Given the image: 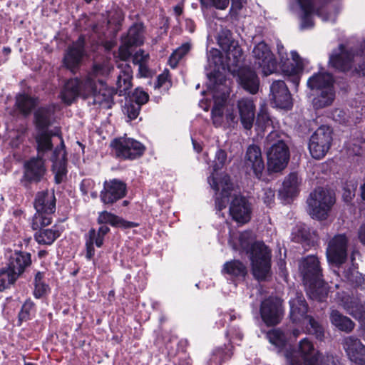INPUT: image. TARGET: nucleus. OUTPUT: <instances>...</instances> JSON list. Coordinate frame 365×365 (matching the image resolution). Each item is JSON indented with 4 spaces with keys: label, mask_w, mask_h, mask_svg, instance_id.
<instances>
[{
    "label": "nucleus",
    "mask_w": 365,
    "mask_h": 365,
    "mask_svg": "<svg viewBox=\"0 0 365 365\" xmlns=\"http://www.w3.org/2000/svg\"><path fill=\"white\" fill-rule=\"evenodd\" d=\"M16 106L20 111L24 114H29L37 104V98L26 94H20L16 97Z\"/></svg>",
    "instance_id": "obj_44"
},
{
    "label": "nucleus",
    "mask_w": 365,
    "mask_h": 365,
    "mask_svg": "<svg viewBox=\"0 0 365 365\" xmlns=\"http://www.w3.org/2000/svg\"><path fill=\"white\" fill-rule=\"evenodd\" d=\"M46 169L42 157L32 158L24 163V178L29 182H40Z\"/></svg>",
    "instance_id": "obj_24"
},
{
    "label": "nucleus",
    "mask_w": 365,
    "mask_h": 365,
    "mask_svg": "<svg viewBox=\"0 0 365 365\" xmlns=\"http://www.w3.org/2000/svg\"><path fill=\"white\" fill-rule=\"evenodd\" d=\"M131 46H132L125 44V43L123 41V45L120 46L118 51V55L121 60L125 61L131 56V52L130 50Z\"/></svg>",
    "instance_id": "obj_60"
},
{
    "label": "nucleus",
    "mask_w": 365,
    "mask_h": 365,
    "mask_svg": "<svg viewBox=\"0 0 365 365\" xmlns=\"http://www.w3.org/2000/svg\"><path fill=\"white\" fill-rule=\"evenodd\" d=\"M302 273L304 284L322 278V269L319 259L313 255L304 259L302 263Z\"/></svg>",
    "instance_id": "obj_27"
},
{
    "label": "nucleus",
    "mask_w": 365,
    "mask_h": 365,
    "mask_svg": "<svg viewBox=\"0 0 365 365\" xmlns=\"http://www.w3.org/2000/svg\"><path fill=\"white\" fill-rule=\"evenodd\" d=\"M252 55L255 65L262 69L264 76H268L277 70V61L274 54L264 41L259 42L254 47Z\"/></svg>",
    "instance_id": "obj_13"
},
{
    "label": "nucleus",
    "mask_w": 365,
    "mask_h": 365,
    "mask_svg": "<svg viewBox=\"0 0 365 365\" xmlns=\"http://www.w3.org/2000/svg\"><path fill=\"white\" fill-rule=\"evenodd\" d=\"M31 263V259L29 253L15 252L11 255L7 267L13 272H16V275L19 277Z\"/></svg>",
    "instance_id": "obj_30"
},
{
    "label": "nucleus",
    "mask_w": 365,
    "mask_h": 365,
    "mask_svg": "<svg viewBox=\"0 0 365 365\" xmlns=\"http://www.w3.org/2000/svg\"><path fill=\"white\" fill-rule=\"evenodd\" d=\"M140 107L141 106L134 102H132L126 105L125 110L128 117L130 118V120H134L138 117L140 110Z\"/></svg>",
    "instance_id": "obj_57"
},
{
    "label": "nucleus",
    "mask_w": 365,
    "mask_h": 365,
    "mask_svg": "<svg viewBox=\"0 0 365 365\" xmlns=\"http://www.w3.org/2000/svg\"><path fill=\"white\" fill-rule=\"evenodd\" d=\"M120 72L118 76L116 82V91L115 94L118 93L119 96H123L131 88L133 71L130 65L128 63H121L118 66Z\"/></svg>",
    "instance_id": "obj_29"
},
{
    "label": "nucleus",
    "mask_w": 365,
    "mask_h": 365,
    "mask_svg": "<svg viewBox=\"0 0 365 365\" xmlns=\"http://www.w3.org/2000/svg\"><path fill=\"white\" fill-rule=\"evenodd\" d=\"M328 356L333 355H322L315 349L313 343L308 338L302 339L297 349H287L284 353L289 365H331L327 361Z\"/></svg>",
    "instance_id": "obj_4"
},
{
    "label": "nucleus",
    "mask_w": 365,
    "mask_h": 365,
    "mask_svg": "<svg viewBox=\"0 0 365 365\" xmlns=\"http://www.w3.org/2000/svg\"><path fill=\"white\" fill-rule=\"evenodd\" d=\"M168 81V71H165L158 76L156 87L163 86Z\"/></svg>",
    "instance_id": "obj_63"
},
{
    "label": "nucleus",
    "mask_w": 365,
    "mask_h": 365,
    "mask_svg": "<svg viewBox=\"0 0 365 365\" xmlns=\"http://www.w3.org/2000/svg\"><path fill=\"white\" fill-rule=\"evenodd\" d=\"M97 222L101 225H105V224H110L113 227H123L125 228L134 227L138 225L135 222L125 221L118 216L108 211H103L99 212Z\"/></svg>",
    "instance_id": "obj_34"
},
{
    "label": "nucleus",
    "mask_w": 365,
    "mask_h": 365,
    "mask_svg": "<svg viewBox=\"0 0 365 365\" xmlns=\"http://www.w3.org/2000/svg\"><path fill=\"white\" fill-rule=\"evenodd\" d=\"M110 71V67L108 64L96 63L86 77L69 79L61 92V100L70 105L78 97L84 99L93 98V104L103 108H111L114 104L115 90L108 87L101 78L108 76Z\"/></svg>",
    "instance_id": "obj_1"
},
{
    "label": "nucleus",
    "mask_w": 365,
    "mask_h": 365,
    "mask_svg": "<svg viewBox=\"0 0 365 365\" xmlns=\"http://www.w3.org/2000/svg\"><path fill=\"white\" fill-rule=\"evenodd\" d=\"M358 235L360 242L365 245V223L361 225Z\"/></svg>",
    "instance_id": "obj_64"
},
{
    "label": "nucleus",
    "mask_w": 365,
    "mask_h": 365,
    "mask_svg": "<svg viewBox=\"0 0 365 365\" xmlns=\"http://www.w3.org/2000/svg\"><path fill=\"white\" fill-rule=\"evenodd\" d=\"M307 86L317 91L323 90L327 87L334 86L333 76L327 72H319L312 76L307 81Z\"/></svg>",
    "instance_id": "obj_32"
},
{
    "label": "nucleus",
    "mask_w": 365,
    "mask_h": 365,
    "mask_svg": "<svg viewBox=\"0 0 365 365\" xmlns=\"http://www.w3.org/2000/svg\"><path fill=\"white\" fill-rule=\"evenodd\" d=\"M244 166L247 173L252 171L258 179L262 177L264 169V163L259 146L256 145L248 146L244 158Z\"/></svg>",
    "instance_id": "obj_16"
},
{
    "label": "nucleus",
    "mask_w": 365,
    "mask_h": 365,
    "mask_svg": "<svg viewBox=\"0 0 365 365\" xmlns=\"http://www.w3.org/2000/svg\"><path fill=\"white\" fill-rule=\"evenodd\" d=\"M85 38L80 36L78 40L70 46L63 58L64 65L73 71V70L79 65L84 55Z\"/></svg>",
    "instance_id": "obj_23"
},
{
    "label": "nucleus",
    "mask_w": 365,
    "mask_h": 365,
    "mask_svg": "<svg viewBox=\"0 0 365 365\" xmlns=\"http://www.w3.org/2000/svg\"><path fill=\"white\" fill-rule=\"evenodd\" d=\"M48 289V286L44 282L35 283L34 291V297L37 299L41 298L44 294H46Z\"/></svg>",
    "instance_id": "obj_59"
},
{
    "label": "nucleus",
    "mask_w": 365,
    "mask_h": 365,
    "mask_svg": "<svg viewBox=\"0 0 365 365\" xmlns=\"http://www.w3.org/2000/svg\"><path fill=\"white\" fill-rule=\"evenodd\" d=\"M190 49V45L188 43L182 44L170 56L169 58V64L172 68L176 67L178 61L185 56Z\"/></svg>",
    "instance_id": "obj_48"
},
{
    "label": "nucleus",
    "mask_w": 365,
    "mask_h": 365,
    "mask_svg": "<svg viewBox=\"0 0 365 365\" xmlns=\"http://www.w3.org/2000/svg\"><path fill=\"white\" fill-rule=\"evenodd\" d=\"M270 99L276 107L289 109L292 102L290 93L283 81H275L270 86Z\"/></svg>",
    "instance_id": "obj_19"
},
{
    "label": "nucleus",
    "mask_w": 365,
    "mask_h": 365,
    "mask_svg": "<svg viewBox=\"0 0 365 365\" xmlns=\"http://www.w3.org/2000/svg\"><path fill=\"white\" fill-rule=\"evenodd\" d=\"M42 227L38 228V231L34 235L36 241L41 245H51L60 237L63 231L56 225L48 229H43Z\"/></svg>",
    "instance_id": "obj_33"
},
{
    "label": "nucleus",
    "mask_w": 365,
    "mask_h": 365,
    "mask_svg": "<svg viewBox=\"0 0 365 365\" xmlns=\"http://www.w3.org/2000/svg\"><path fill=\"white\" fill-rule=\"evenodd\" d=\"M35 304L31 299H27L23 304L19 314V320L26 321L30 316L34 312Z\"/></svg>",
    "instance_id": "obj_51"
},
{
    "label": "nucleus",
    "mask_w": 365,
    "mask_h": 365,
    "mask_svg": "<svg viewBox=\"0 0 365 365\" xmlns=\"http://www.w3.org/2000/svg\"><path fill=\"white\" fill-rule=\"evenodd\" d=\"M237 108L243 128L250 130L255 117V106L252 98H242L237 101Z\"/></svg>",
    "instance_id": "obj_25"
},
{
    "label": "nucleus",
    "mask_w": 365,
    "mask_h": 365,
    "mask_svg": "<svg viewBox=\"0 0 365 365\" xmlns=\"http://www.w3.org/2000/svg\"><path fill=\"white\" fill-rule=\"evenodd\" d=\"M364 53H365V40L361 43L360 53L356 54L352 51L346 49L344 45H340L339 51L334 52L330 56L329 62L334 68L347 71L352 68L355 58H358Z\"/></svg>",
    "instance_id": "obj_12"
},
{
    "label": "nucleus",
    "mask_w": 365,
    "mask_h": 365,
    "mask_svg": "<svg viewBox=\"0 0 365 365\" xmlns=\"http://www.w3.org/2000/svg\"><path fill=\"white\" fill-rule=\"evenodd\" d=\"M333 141V131L328 125H321L310 136L308 148L312 157L322 159L329 150Z\"/></svg>",
    "instance_id": "obj_9"
},
{
    "label": "nucleus",
    "mask_w": 365,
    "mask_h": 365,
    "mask_svg": "<svg viewBox=\"0 0 365 365\" xmlns=\"http://www.w3.org/2000/svg\"><path fill=\"white\" fill-rule=\"evenodd\" d=\"M347 153L349 155H360L365 150V140L363 138H354L346 144Z\"/></svg>",
    "instance_id": "obj_46"
},
{
    "label": "nucleus",
    "mask_w": 365,
    "mask_h": 365,
    "mask_svg": "<svg viewBox=\"0 0 365 365\" xmlns=\"http://www.w3.org/2000/svg\"><path fill=\"white\" fill-rule=\"evenodd\" d=\"M232 353L227 347H219L213 350L209 361V365H220L231 358Z\"/></svg>",
    "instance_id": "obj_45"
},
{
    "label": "nucleus",
    "mask_w": 365,
    "mask_h": 365,
    "mask_svg": "<svg viewBox=\"0 0 365 365\" xmlns=\"http://www.w3.org/2000/svg\"><path fill=\"white\" fill-rule=\"evenodd\" d=\"M19 277L16 272H13L9 268L0 269V291H3L13 284Z\"/></svg>",
    "instance_id": "obj_47"
},
{
    "label": "nucleus",
    "mask_w": 365,
    "mask_h": 365,
    "mask_svg": "<svg viewBox=\"0 0 365 365\" xmlns=\"http://www.w3.org/2000/svg\"><path fill=\"white\" fill-rule=\"evenodd\" d=\"M279 138L277 131H270L267 137V141L271 144L267 152L268 170L277 173L283 170L289 160V150L287 144Z\"/></svg>",
    "instance_id": "obj_8"
},
{
    "label": "nucleus",
    "mask_w": 365,
    "mask_h": 365,
    "mask_svg": "<svg viewBox=\"0 0 365 365\" xmlns=\"http://www.w3.org/2000/svg\"><path fill=\"white\" fill-rule=\"evenodd\" d=\"M307 293L310 299L319 302L324 301L328 296V286L322 278L305 284Z\"/></svg>",
    "instance_id": "obj_31"
},
{
    "label": "nucleus",
    "mask_w": 365,
    "mask_h": 365,
    "mask_svg": "<svg viewBox=\"0 0 365 365\" xmlns=\"http://www.w3.org/2000/svg\"><path fill=\"white\" fill-rule=\"evenodd\" d=\"M228 94L225 91L220 95V98L216 93H213L215 98V105L212 109V120L215 127L230 128L234 127L238 121L237 115L234 113L232 108H226L224 111V103H225Z\"/></svg>",
    "instance_id": "obj_10"
},
{
    "label": "nucleus",
    "mask_w": 365,
    "mask_h": 365,
    "mask_svg": "<svg viewBox=\"0 0 365 365\" xmlns=\"http://www.w3.org/2000/svg\"><path fill=\"white\" fill-rule=\"evenodd\" d=\"M227 162V153L225 150L219 149L215 154V158L213 164V171L216 173L222 168Z\"/></svg>",
    "instance_id": "obj_53"
},
{
    "label": "nucleus",
    "mask_w": 365,
    "mask_h": 365,
    "mask_svg": "<svg viewBox=\"0 0 365 365\" xmlns=\"http://www.w3.org/2000/svg\"><path fill=\"white\" fill-rule=\"evenodd\" d=\"M348 239L345 235H335L329 242L327 248V257L330 263L339 266L344 263L347 257Z\"/></svg>",
    "instance_id": "obj_14"
},
{
    "label": "nucleus",
    "mask_w": 365,
    "mask_h": 365,
    "mask_svg": "<svg viewBox=\"0 0 365 365\" xmlns=\"http://www.w3.org/2000/svg\"><path fill=\"white\" fill-rule=\"evenodd\" d=\"M53 134L49 131L38 132L36 136L37 143L38 156L42 157L45 152L52 149L51 136Z\"/></svg>",
    "instance_id": "obj_43"
},
{
    "label": "nucleus",
    "mask_w": 365,
    "mask_h": 365,
    "mask_svg": "<svg viewBox=\"0 0 365 365\" xmlns=\"http://www.w3.org/2000/svg\"><path fill=\"white\" fill-rule=\"evenodd\" d=\"M110 146L115 156L121 159H135L141 156L145 150L141 143L130 138H115Z\"/></svg>",
    "instance_id": "obj_11"
},
{
    "label": "nucleus",
    "mask_w": 365,
    "mask_h": 365,
    "mask_svg": "<svg viewBox=\"0 0 365 365\" xmlns=\"http://www.w3.org/2000/svg\"><path fill=\"white\" fill-rule=\"evenodd\" d=\"M217 39L220 47L226 53L227 57L229 59L232 57L234 63H237L239 58H241L242 52L237 42L232 39L231 31L228 29H222Z\"/></svg>",
    "instance_id": "obj_22"
},
{
    "label": "nucleus",
    "mask_w": 365,
    "mask_h": 365,
    "mask_svg": "<svg viewBox=\"0 0 365 365\" xmlns=\"http://www.w3.org/2000/svg\"><path fill=\"white\" fill-rule=\"evenodd\" d=\"M292 61L287 58V61L282 64L283 73L287 76L288 81L292 83L297 88L300 81V74L304 68V60L301 58L298 53L295 51L291 52Z\"/></svg>",
    "instance_id": "obj_20"
},
{
    "label": "nucleus",
    "mask_w": 365,
    "mask_h": 365,
    "mask_svg": "<svg viewBox=\"0 0 365 365\" xmlns=\"http://www.w3.org/2000/svg\"><path fill=\"white\" fill-rule=\"evenodd\" d=\"M335 99V91L334 86L319 91L317 96L312 100L314 109H322L331 106Z\"/></svg>",
    "instance_id": "obj_35"
},
{
    "label": "nucleus",
    "mask_w": 365,
    "mask_h": 365,
    "mask_svg": "<svg viewBox=\"0 0 365 365\" xmlns=\"http://www.w3.org/2000/svg\"><path fill=\"white\" fill-rule=\"evenodd\" d=\"M269 342L275 346H282L284 344L287 337L280 329H272L267 334Z\"/></svg>",
    "instance_id": "obj_49"
},
{
    "label": "nucleus",
    "mask_w": 365,
    "mask_h": 365,
    "mask_svg": "<svg viewBox=\"0 0 365 365\" xmlns=\"http://www.w3.org/2000/svg\"><path fill=\"white\" fill-rule=\"evenodd\" d=\"M300 182L301 180L297 173L289 174L283 182L282 188L279 191L280 195L286 198L296 196L299 192Z\"/></svg>",
    "instance_id": "obj_37"
},
{
    "label": "nucleus",
    "mask_w": 365,
    "mask_h": 365,
    "mask_svg": "<svg viewBox=\"0 0 365 365\" xmlns=\"http://www.w3.org/2000/svg\"><path fill=\"white\" fill-rule=\"evenodd\" d=\"M290 318L293 322L298 323L302 319L308 320L309 325L307 326V333L314 335L319 340H322L324 336L323 327L312 317L307 315L308 305L301 292H296L294 297L289 300Z\"/></svg>",
    "instance_id": "obj_5"
},
{
    "label": "nucleus",
    "mask_w": 365,
    "mask_h": 365,
    "mask_svg": "<svg viewBox=\"0 0 365 365\" xmlns=\"http://www.w3.org/2000/svg\"><path fill=\"white\" fill-rule=\"evenodd\" d=\"M331 118L339 123H346L349 119V113L341 108H336L331 113Z\"/></svg>",
    "instance_id": "obj_54"
},
{
    "label": "nucleus",
    "mask_w": 365,
    "mask_h": 365,
    "mask_svg": "<svg viewBox=\"0 0 365 365\" xmlns=\"http://www.w3.org/2000/svg\"><path fill=\"white\" fill-rule=\"evenodd\" d=\"M262 319L267 325L273 326L279 323L282 315V303L277 297H269L264 300L260 307Z\"/></svg>",
    "instance_id": "obj_15"
},
{
    "label": "nucleus",
    "mask_w": 365,
    "mask_h": 365,
    "mask_svg": "<svg viewBox=\"0 0 365 365\" xmlns=\"http://www.w3.org/2000/svg\"><path fill=\"white\" fill-rule=\"evenodd\" d=\"M347 312L353 317L358 319L365 318V310L361 304L356 302H351L350 305L346 307Z\"/></svg>",
    "instance_id": "obj_52"
},
{
    "label": "nucleus",
    "mask_w": 365,
    "mask_h": 365,
    "mask_svg": "<svg viewBox=\"0 0 365 365\" xmlns=\"http://www.w3.org/2000/svg\"><path fill=\"white\" fill-rule=\"evenodd\" d=\"M272 120L267 110L262 109L257 116L256 125L262 130L272 127Z\"/></svg>",
    "instance_id": "obj_50"
},
{
    "label": "nucleus",
    "mask_w": 365,
    "mask_h": 365,
    "mask_svg": "<svg viewBox=\"0 0 365 365\" xmlns=\"http://www.w3.org/2000/svg\"><path fill=\"white\" fill-rule=\"evenodd\" d=\"M150 59V56L145 51L140 49L136 51L133 56V63L135 65H140L148 63Z\"/></svg>",
    "instance_id": "obj_55"
},
{
    "label": "nucleus",
    "mask_w": 365,
    "mask_h": 365,
    "mask_svg": "<svg viewBox=\"0 0 365 365\" xmlns=\"http://www.w3.org/2000/svg\"><path fill=\"white\" fill-rule=\"evenodd\" d=\"M342 346L352 363L365 365V345L360 339L354 336H346L342 341Z\"/></svg>",
    "instance_id": "obj_17"
},
{
    "label": "nucleus",
    "mask_w": 365,
    "mask_h": 365,
    "mask_svg": "<svg viewBox=\"0 0 365 365\" xmlns=\"http://www.w3.org/2000/svg\"><path fill=\"white\" fill-rule=\"evenodd\" d=\"M34 207L36 212L32 219V229L37 230L41 227L50 225L52 222V215L56 210L54 193L48 190L37 192L34 201Z\"/></svg>",
    "instance_id": "obj_7"
},
{
    "label": "nucleus",
    "mask_w": 365,
    "mask_h": 365,
    "mask_svg": "<svg viewBox=\"0 0 365 365\" xmlns=\"http://www.w3.org/2000/svg\"><path fill=\"white\" fill-rule=\"evenodd\" d=\"M202 4H205V0H200ZM208 5L217 9L225 10L230 4V0H207Z\"/></svg>",
    "instance_id": "obj_58"
},
{
    "label": "nucleus",
    "mask_w": 365,
    "mask_h": 365,
    "mask_svg": "<svg viewBox=\"0 0 365 365\" xmlns=\"http://www.w3.org/2000/svg\"><path fill=\"white\" fill-rule=\"evenodd\" d=\"M335 202V195L332 191L317 187L307 199L308 212L314 219L326 220Z\"/></svg>",
    "instance_id": "obj_6"
},
{
    "label": "nucleus",
    "mask_w": 365,
    "mask_h": 365,
    "mask_svg": "<svg viewBox=\"0 0 365 365\" xmlns=\"http://www.w3.org/2000/svg\"><path fill=\"white\" fill-rule=\"evenodd\" d=\"M110 228L106 225H101L98 230L91 228L85 236L86 253V257L91 259L95 255L94 245L98 248L103 246L105 236L109 232Z\"/></svg>",
    "instance_id": "obj_21"
},
{
    "label": "nucleus",
    "mask_w": 365,
    "mask_h": 365,
    "mask_svg": "<svg viewBox=\"0 0 365 365\" xmlns=\"http://www.w3.org/2000/svg\"><path fill=\"white\" fill-rule=\"evenodd\" d=\"M133 98L135 101L134 103L142 106L148 102L149 96L146 92L138 88L135 90Z\"/></svg>",
    "instance_id": "obj_56"
},
{
    "label": "nucleus",
    "mask_w": 365,
    "mask_h": 365,
    "mask_svg": "<svg viewBox=\"0 0 365 365\" xmlns=\"http://www.w3.org/2000/svg\"><path fill=\"white\" fill-rule=\"evenodd\" d=\"M64 143L61 139V146L57 147L53 152L51 160L53 162V171L55 173L56 182L59 184L66 176V153L64 149Z\"/></svg>",
    "instance_id": "obj_26"
},
{
    "label": "nucleus",
    "mask_w": 365,
    "mask_h": 365,
    "mask_svg": "<svg viewBox=\"0 0 365 365\" xmlns=\"http://www.w3.org/2000/svg\"><path fill=\"white\" fill-rule=\"evenodd\" d=\"M126 194V185L120 180L113 179L106 181L103 190L101 192L100 197L104 204L112 205Z\"/></svg>",
    "instance_id": "obj_18"
},
{
    "label": "nucleus",
    "mask_w": 365,
    "mask_h": 365,
    "mask_svg": "<svg viewBox=\"0 0 365 365\" xmlns=\"http://www.w3.org/2000/svg\"><path fill=\"white\" fill-rule=\"evenodd\" d=\"M51 110L48 108H40L34 113L35 125L38 132L48 131L51 124Z\"/></svg>",
    "instance_id": "obj_41"
},
{
    "label": "nucleus",
    "mask_w": 365,
    "mask_h": 365,
    "mask_svg": "<svg viewBox=\"0 0 365 365\" xmlns=\"http://www.w3.org/2000/svg\"><path fill=\"white\" fill-rule=\"evenodd\" d=\"M207 181L211 187L215 190V206L217 211L225 208L230 202V197L233 198L230 202L229 212L232 219L240 224H245L251 219L252 207L246 197L241 195H232V184L230 177L223 174L218 179L213 173L207 178Z\"/></svg>",
    "instance_id": "obj_2"
},
{
    "label": "nucleus",
    "mask_w": 365,
    "mask_h": 365,
    "mask_svg": "<svg viewBox=\"0 0 365 365\" xmlns=\"http://www.w3.org/2000/svg\"><path fill=\"white\" fill-rule=\"evenodd\" d=\"M253 240L254 237L250 231L240 234V246L243 251L250 254L254 277L258 280H263L270 271L271 251L263 242H253Z\"/></svg>",
    "instance_id": "obj_3"
},
{
    "label": "nucleus",
    "mask_w": 365,
    "mask_h": 365,
    "mask_svg": "<svg viewBox=\"0 0 365 365\" xmlns=\"http://www.w3.org/2000/svg\"><path fill=\"white\" fill-rule=\"evenodd\" d=\"M237 82L245 91L251 94L257 93L259 79L257 73L250 68H241L237 74Z\"/></svg>",
    "instance_id": "obj_28"
},
{
    "label": "nucleus",
    "mask_w": 365,
    "mask_h": 365,
    "mask_svg": "<svg viewBox=\"0 0 365 365\" xmlns=\"http://www.w3.org/2000/svg\"><path fill=\"white\" fill-rule=\"evenodd\" d=\"M355 253V252H353L351 256V259L352 262L351 267H349L348 269L344 270L342 273V277L344 278V279L351 282L352 284H354L356 287L361 289H364L365 275H362V274L359 273L356 270L357 267L355 266L354 263Z\"/></svg>",
    "instance_id": "obj_36"
},
{
    "label": "nucleus",
    "mask_w": 365,
    "mask_h": 365,
    "mask_svg": "<svg viewBox=\"0 0 365 365\" xmlns=\"http://www.w3.org/2000/svg\"><path fill=\"white\" fill-rule=\"evenodd\" d=\"M355 190H356V187L354 185H353L351 188H347V187L344 188L343 197L345 201L349 202L352 200V198L355 195Z\"/></svg>",
    "instance_id": "obj_62"
},
{
    "label": "nucleus",
    "mask_w": 365,
    "mask_h": 365,
    "mask_svg": "<svg viewBox=\"0 0 365 365\" xmlns=\"http://www.w3.org/2000/svg\"><path fill=\"white\" fill-rule=\"evenodd\" d=\"M330 321L332 325L345 332H351L354 328V323L347 317L344 316L337 310L330 313Z\"/></svg>",
    "instance_id": "obj_38"
},
{
    "label": "nucleus",
    "mask_w": 365,
    "mask_h": 365,
    "mask_svg": "<svg viewBox=\"0 0 365 365\" xmlns=\"http://www.w3.org/2000/svg\"><path fill=\"white\" fill-rule=\"evenodd\" d=\"M124 20V15L120 10L115 11L113 15L110 18L109 23H114L116 25H120V23Z\"/></svg>",
    "instance_id": "obj_61"
},
{
    "label": "nucleus",
    "mask_w": 365,
    "mask_h": 365,
    "mask_svg": "<svg viewBox=\"0 0 365 365\" xmlns=\"http://www.w3.org/2000/svg\"><path fill=\"white\" fill-rule=\"evenodd\" d=\"M300 5L301 9L303 11V16L301 19V29H311L314 26L312 14L314 12V4L312 0H297Z\"/></svg>",
    "instance_id": "obj_39"
},
{
    "label": "nucleus",
    "mask_w": 365,
    "mask_h": 365,
    "mask_svg": "<svg viewBox=\"0 0 365 365\" xmlns=\"http://www.w3.org/2000/svg\"><path fill=\"white\" fill-rule=\"evenodd\" d=\"M125 44L128 46H140L144 41L143 27L141 24H134L132 26L123 38Z\"/></svg>",
    "instance_id": "obj_40"
},
{
    "label": "nucleus",
    "mask_w": 365,
    "mask_h": 365,
    "mask_svg": "<svg viewBox=\"0 0 365 365\" xmlns=\"http://www.w3.org/2000/svg\"><path fill=\"white\" fill-rule=\"evenodd\" d=\"M222 272L232 277H244L247 274V268L240 261L231 260L224 264Z\"/></svg>",
    "instance_id": "obj_42"
}]
</instances>
